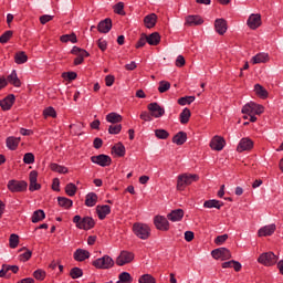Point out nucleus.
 <instances>
[{
	"instance_id": "obj_1",
	"label": "nucleus",
	"mask_w": 283,
	"mask_h": 283,
	"mask_svg": "<svg viewBox=\"0 0 283 283\" xmlns=\"http://www.w3.org/2000/svg\"><path fill=\"white\" fill-rule=\"evenodd\" d=\"M200 177L196 174L185 172L177 177V190L185 191L189 185H193V182H198Z\"/></svg>"
},
{
	"instance_id": "obj_2",
	"label": "nucleus",
	"mask_w": 283,
	"mask_h": 283,
	"mask_svg": "<svg viewBox=\"0 0 283 283\" xmlns=\"http://www.w3.org/2000/svg\"><path fill=\"white\" fill-rule=\"evenodd\" d=\"M74 224H76L77 229H83L84 231H90V229H94L96 222L92 219V217H84L76 214L73 218Z\"/></svg>"
},
{
	"instance_id": "obj_3",
	"label": "nucleus",
	"mask_w": 283,
	"mask_h": 283,
	"mask_svg": "<svg viewBox=\"0 0 283 283\" xmlns=\"http://www.w3.org/2000/svg\"><path fill=\"white\" fill-rule=\"evenodd\" d=\"M114 264H115L114 259H112V256L107 254L92 262V265L95 269H102V270L112 269Z\"/></svg>"
},
{
	"instance_id": "obj_4",
	"label": "nucleus",
	"mask_w": 283,
	"mask_h": 283,
	"mask_svg": "<svg viewBox=\"0 0 283 283\" xmlns=\"http://www.w3.org/2000/svg\"><path fill=\"white\" fill-rule=\"evenodd\" d=\"M258 262L263 266H274V264H277V255L273 252H263L258 258Z\"/></svg>"
},
{
	"instance_id": "obj_5",
	"label": "nucleus",
	"mask_w": 283,
	"mask_h": 283,
	"mask_svg": "<svg viewBox=\"0 0 283 283\" xmlns=\"http://www.w3.org/2000/svg\"><path fill=\"white\" fill-rule=\"evenodd\" d=\"M9 191H11V193H21L23 191L28 190V182L22 180H9L8 185H7Z\"/></svg>"
},
{
	"instance_id": "obj_6",
	"label": "nucleus",
	"mask_w": 283,
	"mask_h": 283,
	"mask_svg": "<svg viewBox=\"0 0 283 283\" xmlns=\"http://www.w3.org/2000/svg\"><path fill=\"white\" fill-rule=\"evenodd\" d=\"M263 113H264V106L260 104H255L254 102H249L242 107V114H248V115L258 114V116H260V114H263Z\"/></svg>"
},
{
	"instance_id": "obj_7",
	"label": "nucleus",
	"mask_w": 283,
	"mask_h": 283,
	"mask_svg": "<svg viewBox=\"0 0 283 283\" xmlns=\"http://www.w3.org/2000/svg\"><path fill=\"white\" fill-rule=\"evenodd\" d=\"M130 262H134L133 252L123 250L116 258L115 264H117V266H125V264H130Z\"/></svg>"
},
{
	"instance_id": "obj_8",
	"label": "nucleus",
	"mask_w": 283,
	"mask_h": 283,
	"mask_svg": "<svg viewBox=\"0 0 283 283\" xmlns=\"http://www.w3.org/2000/svg\"><path fill=\"white\" fill-rule=\"evenodd\" d=\"M247 25L250 30H258L262 25V15L260 13H251L247 20Z\"/></svg>"
},
{
	"instance_id": "obj_9",
	"label": "nucleus",
	"mask_w": 283,
	"mask_h": 283,
	"mask_svg": "<svg viewBox=\"0 0 283 283\" xmlns=\"http://www.w3.org/2000/svg\"><path fill=\"white\" fill-rule=\"evenodd\" d=\"M91 161L94 163V165H98L99 167H109V165H112V157L102 154L97 156H92Z\"/></svg>"
},
{
	"instance_id": "obj_10",
	"label": "nucleus",
	"mask_w": 283,
	"mask_h": 283,
	"mask_svg": "<svg viewBox=\"0 0 283 283\" xmlns=\"http://www.w3.org/2000/svg\"><path fill=\"white\" fill-rule=\"evenodd\" d=\"M214 260H231V251L227 248H219L211 251Z\"/></svg>"
},
{
	"instance_id": "obj_11",
	"label": "nucleus",
	"mask_w": 283,
	"mask_h": 283,
	"mask_svg": "<svg viewBox=\"0 0 283 283\" xmlns=\"http://www.w3.org/2000/svg\"><path fill=\"white\" fill-rule=\"evenodd\" d=\"M148 111L154 118H163L165 116V108L158 103L154 102L148 104Z\"/></svg>"
},
{
	"instance_id": "obj_12",
	"label": "nucleus",
	"mask_w": 283,
	"mask_h": 283,
	"mask_svg": "<svg viewBox=\"0 0 283 283\" xmlns=\"http://www.w3.org/2000/svg\"><path fill=\"white\" fill-rule=\"evenodd\" d=\"M253 147H254V143L252 142V139L249 137H243L240 139L237 146V151H239V154H242V151H251Z\"/></svg>"
},
{
	"instance_id": "obj_13",
	"label": "nucleus",
	"mask_w": 283,
	"mask_h": 283,
	"mask_svg": "<svg viewBox=\"0 0 283 283\" xmlns=\"http://www.w3.org/2000/svg\"><path fill=\"white\" fill-rule=\"evenodd\" d=\"M154 224L158 231H169V220L163 216H156Z\"/></svg>"
},
{
	"instance_id": "obj_14",
	"label": "nucleus",
	"mask_w": 283,
	"mask_h": 283,
	"mask_svg": "<svg viewBox=\"0 0 283 283\" xmlns=\"http://www.w3.org/2000/svg\"><path fill=\"white\" fill-rule=\"evenodd\" d=\"M224 145H227V142L218 135H216L210 142V148L213 149V151H222L224 149Z\"/></svg>"
},
{
	"instance_id": "obj_15",
	"label": "nucleus",
	"mask_w": 283,
	"mask_h": 283,
	"mask_svg": "<svg viewBox=\"0 0 283 283\" xmlns=\"http://www.w3.org/2000/svg\"><path fill=\"white\" fill-rule=\"evenodd\" d=\"M17 101V97L14 94H9L7 97L0 101V107L2 112H9V109H12V105H14V102Z\"/></svg>"
},
{
	"instance_id": "obj_16",
	"label": "nucleus",
	"mask_w": 283,
	"mask_h": 283,
	"mask_svg": "<svg viewBox=\"0 0 283 283\" xmlns=\"http://www.w3.org/2000/svg\"><path fill=\"white\" fill-rule=\"evenodd\" d=\"M38 178L39 172H36V170H32L29 175V191H39V189H41V184L36 182Z\"/></svg>"
},
{
	"instance_id": "obj_17",
	"label": "nucleus",
	"mask_w": 283,
	"mask_h": 283,
	"mask_svg": "<svg viewBox=\"0 0 283 283\" xmlns=\"http://www.w3.org/2000/svg\"><path fill=\"white\" fill-rule=\"evenodd\" d=\"M182 218H185V210L182 209L171 210L167 216V219L170 220V222H180Z\"/></svg>"
},
{
	"instance_id": "obj_18",
	"label": "nucleus",
	"mask_w": 283,
	"mask_h": 283,
	"mask_svg": "<svg viewBox=\"0 0 283 283\" xmlns=\"http://www.w3.org/2000/svg\"><path fill=\"white\" fill-rule=\"evenodd\" d=\"M90 251L84 250V249H77L74 254L73 258L75 260V262H85V260H90Z\"/></svg>"
},
{
	"instance_id": "obj_19",
	"label": "nucleus",
	"mask_w": 283,
	"mask_h": 283,
	"mask_svg": "<svg viewBox=\"0 0 283 283\" xmlns=\"http://www.w3.org/2000/svg\"><path fill=\"white\" fill-rule=\"evenodd\" d=\"M228 25H227V20L224 19H217L214 21V29H216V32H218L221 36L223 34H227V30H228Z\"/></svg>"
},
{
	"instance_id": "obj_20",
	"label": "nucleus",
	"mask_w": 283,
	"mask_h": 283,
	"mask_svg": "<svg viewBox=\"0 0 283 283\" xmlns=\"http://www.w3.org/2000/svg\"><path fill=\"white\" fill-rule=\"evenodd\" d=\"M97 30L101 34H107L112 30V19L106 18L97 24Z\"/></svg>"
},
{
	"instance_id": "obj_21",
	"label": "nucleus",
	"mask_w": 283,
	"mask_h": 283,
	"mask_svg": "<svg viewBox=\"0 0 283 283\" xmlns=\"http://www.w3.org/2000/svg\"><path fill=\"white\" fill-rule=\"evenodd\" d=\"M96 212L99 218V220H105L107 216L112 213V207L104 205V206H97Z\"/></svg>"
},
{
	"instance_id": "obj_22",
	"label": "nucleus",
	"mask_w": 283,
	"mask_h": 283,
	"mask_svg": "<svg viewBox=\"0 0 283 283\" xmlns=\"http://www.w3.org/2000/svg\"><path fill=\"white\" fill-rule=\"evenodd\" d=\"M275 233V224L265 226L258 231L259 238H266L268 235H273Z\"/></svg>"
},
{
	"instance_id": "obj_23",
	"label": "nucleus",
	"mask_w": 283,
	"mask_h": 283,
	"mask_svg": "<svg viewBox=\"0 0 283 283\" xmlns=\"http://www.w3.org/2000/svg\"><path fill=\"white\" fill-rule=\"evenodd\" d=\"M158 21V15L156 13H150L144 18V25L148 30L156 27V22Z\"/></svg>"
},
{
	"instance_id": "obj_24",
	"label": "nucleus",
	"mask_w": 283,
	"mask_h": 283,
	"mask_svg": "<svg viewBox=\"0 0 283 283\" xmlns=\"http://www.w3.org/2000/svg\"><path fill=\"white\" fill-rule=\"evenodd\" d=\"M144 39H146L148 45H158V43H160V33L153 32L149 35L144 34Z\"/></svg>"
},
{
	"instance_id": "obj_25",
	"label": "nucleus",
	"mask_w": 283,
	"mask_h": 283,
	"mask_svg": "<svg viewBox=\"0 0 283 283\" xmlns=\"http://www.w3.org/2000/svg\"><path fill=\"white\" fill-rule=\"evenodd\" d=\"M13 85V87H21V80L17 75V71L13 70L10 75L7 76V84Z\"/></svg>"
},
{
	"instance_id": "obj_26",
	"label": "nucleus",
	"mask_w": 283,
	"mask_h": 283,
	"mask_svg": "<svg viewBox=\"0 0 283 283\" xmlns=\"http://www.w3.org/2000/svg\"><path fill=\"white\" fill-rule=\"evenodd\" d=\"M205 23V20L200 15H188L186 18V25H202Z\"/></svg>"
},
{
	"instance_id": "obj_27",
	"label": "nucleus",
	"mask_w": 283,
	"mask_h": 283,
	"mask_svg": "<svg viewBox=\"0 0 283 283\" xmlns=\"http://www.w3.org/2000/svg\"><path fill=\"white\" fill-rule=\"evenodd\" d=\"M6 143L8 149L15 151V149L19 147V143H21V137H8Z\"/></svg>"
},
{
	"instance_id": "obj_28",
	"label": "nucleus",
	"mask_w": 283,
	"mask_h": 283,
	"mask_svg": "<svg viewBox=\"0 0 283 283\" xmlns=\"http://www.w3.org/2000/svg\"><path fill=\"white\" fill-rule=\"evenodd\" d=\"M98 202V195L96 192H90L86 195L85 206L86 207H96Z\"/></svg>"
},
{
	"instance_id": "obj_29",
	"label": "nucleus",
	"mask_w": 283,
	"mask_h": 283,
	"mask_svg": "<svg viewBox=\"0 0 283 283\" xmlns=\"http://www.w3.org/2000/svg\"><path fill=\"white\" fill-rule=\"evenodd\" d=\"M253 65H258L260 63H269V53H258L252 57Z\"/></svg>"
},
{
	"instance_id": "obj_30",
	"label": "nucleus",
	"mask_w": 283,
	"mask_h": 283,
	"mask_svg": "<svg viewBox=\"0 0 283 283\" xmlns=\"http://www.w3.org/2000/svg\"><path fill=\"white\" fill-rule=\"evenodd\" d=\"M112 154H114L118 158H123V156H125V145H123V143L115 144L112 147Z\"/></svg>"
},
{
	"instance_id": "obj_31",
	"label": "nucleus",
	"mask_w": 283,
	"mask_h": 283,
	"mask_svg": "<svg viewBox=\"0 0 283 283\" xmlns=\"http://www.w3.org/2000/svg\"><path fill=\"white\" fill-rule=\"evenodd\" d=\"M172 143L175 145H185L187 143V133L179 132L172 137Z\"/></svg>"
},
{
	"instance_id": "obj_32",
	"label": "nucleus",
	"mask_w": 283,
	"mask_h": 283,
	"mask_svg": "<svg viewBox=\"0 0 283 283\" xmlns=\"http://www.w3.org/2000/svg\"><path fill=\"white\" fill-rule=\"evenodd\" d=\"M42 220H45V211L42 209L35 210L31 217V222L36 224V222H41Z\"/></svg>"
},
{
	"instance_id": "obj_33",
	"label": "nucleus",
	"mask_w": 283,
	"mask_h": 283,
	"mask_svg": "<svg viewBox=\"0 0 283 283\" xmlns=\"http://www.w3.org/2000/svg\"><path fill=\"white\" fill-rule=\"evenodd\" d=\"M205 209H222V202L216 199H210L203 202Z\"/></svg>"
},
{
	"instance_id": "obj_34",
	"label": "nucleus",
	"mask_w": 283,
	"mask_h": 283,
	"mask_svg": "<svg viewBox=\"0 0 283 283\" xmlns=\"http://www.w3.org/2000/svg\"><path fill=\"white\" fill-rule=\"evenodd\" d=\"M191 118V111L189 108H184V111L179 115V120L181 125H187L189 123V119Z\"/></svg>"
},
{
	"instance_id": "obj_35",
	"label": "nucleus",
	"mask_w": 283,
	"mask_h": 283,
	"mask_svg": "<svg viewBox=\"0 0 283 283\" xmlns=\"http://www.w3.org/2000/svg\"><path fill=\"white\" fill-rule=\"evenodd\" d=\"M14 63H17V65H23V63H28V54H25L23 51L15 53Z\"/></svg>"
},
{
	"instance_id": "obj_36",
	"label": "nucleus",
	"mask_w": 283,
	"mask_h": 283,
	"mask_svg": "<svg viewBox=\"0 0 283 283\" xmlns=\"http://www.w3.org/2000/svg\"><path fill=\"white\" fill-rule=\"evenodd\" d=\"M51 171H54L55 174H67L69 169L65 166L59 165L56 163H52L50 165Z\"/></svg>"
},
{
	"instance_id": "obj_37",
	"label": "nucleus",
	"mask_w": 283,
	"mask_h": 283,
	"mask_svg": "<svg viewBox=\"0 0 283 283\" xmlns=\"http://www.w3.org/2000/svg\"><path fill=\"white\" fill-rule=\"evenodd\" d=\"M254 92L259 98H268L269 97V92L266 88L262 87L260 84L254 85Z\"/></svg>"
},
{
	"instance_id": "obj_38",
	"label": "nucleus",
	"mask_w": 283,
	"mask_h": 283,
	"mask_svg": "<svg viewBox=\"0 0 283 283\" xmlns=\"http://www.w3.org/2000/svg\"><path fill=\"white\" fill-rule=\"evenodd\" d=\"M60 41L62 43H69V41L71 43H78V39L76 38V33L64 34V35L60 36Z\"/></svg>"
},
{
	"instance_id": "obj_39",
	"label": "nucleus",
	"mask_w": 283,
	"mask_h": 283,
	"mask_svg": "<svg viewBox=\"0 0 283 283\" xmlns=\"http://www.w3.org/2000/svg\"><path fill=\"white\" fill-rule=\"evenodd\" d=\"M134 282V277H132V274L129 272H122L118 275V281L116 283H132Z\"/></svg>"
},
{
	"instance_id": "obj_40",
	"label": "nucleus",
	"mask_w": 283,
	"mask_h": 283,
	"mask_svg": "<svg viewBox=\"0 0 283 283\" xmlns=\"http://www.w3.org/2000/svg\"><path fill=\"white\" fill-rule=\"evenodd\" d=\"M106 120L107 123H122L123 122V116H120L117 113H109L108 115H106Z\"/></svg>"
},
{
	"instance_id": "obj_41",
	"label": "nucleus",
	"mask_w": 283,
	"mask_h": 283,
	"mask_svg": "<svg viewBox=\"0 0 283 283\" xmlns=\"http://www.w3.org/2000/svg\"><path fill=\"white\" fill-rule=\"evenodd\" d=\"M57 202L60 207H63L64 209H71L72 205H74V202L71 199H67L65 197H59Z\"/></svg>"
},
{
	"instance_id": "obj_42",
	"label": "nucleus",
	"mask_w": 283,
	"mask_h": 283,
	"mask_svg": "<svg viewBox=\"0 0 283 283\" xmlns=\"http://www.w3.org/2000/svg\"><path fill=\"white\" fill-rule=\"evenodd\" d=\"M76 191H78V188L73 182H70L65 186V193L71 198L76 196Z\"/></svg>"
},
{
	"instance_id": "obj_43",
	"label": "nucleus",
	"mask_w": 283,
	"mask_h": 283,
	"mask_svg": "<svg viewBox=\"0 0 283 283\" xmlns=\"http://www.w3.org/2000/svg\"><path fill=\"white\" fill-rule=\"evenodd\" d=\"M20 252L21 251H24L22 254H20V262H28V260H30V258H32V251L29 250L28 248H22L19 250Z\"/></svg>"
},
{
	"instance_id": "obj_44",
	"label": "nucleus",
	"mask_w": 283,
	"mask_h": 283,
	"mask_svg": "<svg viewBox=\"0 0 283 283\" xmlns=\"http://www.w3.org/2000/svg\"><path fill=\"white\" fill-rule=\"evenodd\" d=\"M155 136L156 138H158L159 140H167V138H169V132L159 128L155 130Z\"/></svg>"
},
{
	"instance_id": "obj_45",
	"label": "nucleus",
	"mask_w": 283,
	"mask_h": 283,
	"mask_svg": "<svg viewBox=\"0 0 283 283\" xmlns=\"http://www.w3.org/2000/svg\"><path fill=\"white\" fill-rule=\"evenodd\" d=\"M70 276L72 280H78V277H83V270L81 268H73L70 271Z\"/></svg>"
},
{
	"instance_id": "obj_46",
	"label": "nucleus",
	"mask_w": 283,
	"mask_h": 283,
	"mask_svg": "<svg viewBox=\"0 0 283 283\" xmlns=\"http://www.w3.org/2000/svg\"><path fill=\"white\" fill-rule=\"evenodd\" d=\"M44 118H56V109L54 107L49 106L43 111Z\"/></svg>"
},
{
	"instance_id": "obj_47",
	"label": "nucleus",
	"mask_w": 283,
	"mask_h": 283,
	"mask_svg": "<svg viewBox=\"0 0 283 283\" xmlns=\"http://www.w3.org/2000/svg\"><path fill=\"white\" fill-rule=\"evenodd\" d=\"M48 273L44 270L38 269L33 272V277L39 282H43L45 280Z\"/></svg>"
},
{
	"instance_id": "obj_48",
	"label": "nucleus",
	"mask_w": 283,
	"mask_h": 283,
	"mask_svg": "<svg viewBox=\"0 0 283 283\" xmlns=\"http://www.w3.org/2000/svg\"><path fill=\"white\" fill-rule=\"evenodd\" d=\"M170 87H171V83H169L167 81H160L159 86H158V92L160 94H165V92H168V90H170Z\"/></svg>"
},
{
	"instance_id": "obj_49",
	"label": "nucleus",
	"mask_w": 283,
	"mask_h": 283,
	"mask_svg": "<svg viewBox=\"0 0 283 283\" xmlns=\"http://www.w3.org/2000/svg\"><path fill=\"white\" fill-rule=\"evenodd\" d=\"M10 249H17L19 247V237L18 234L12 233L9 238Z\"/></svg>"
},
{
	"instance_id": "obj_50",
	"label": "nucleus",
	"mask_w": 283,
	"mask_h": 283,
	"mask_svg": "<svg viewBox=\"0 0 283 283\" xmlns=\"http://www.w3.org/2000/svg\"><path fill=\"white\" fill-rule=\"evenodd\" d=\"M133 233L143 240V223H134Z\"/></svg>"
},
{
	"instance_id": "obj_51",
	"label": "nucleus",
	"mask_w": 283,
	"mask_h": 283,
	"mask_svg": "<svg viewBox=\"0 0 283 283\" xmlns=\"http://www.w3.org/2000/svg\"><path fill=\"white\" fill-rule=\"evenodd\" d=\"M196 101V96H186L178 99L179 105H191Z\"/></svg>"
},
{
	"instance_id": "obj_52",
	"label": "nucleus",
	"mask_w": 283,
	"mask_h": 283,
	"mask_svg": "<svg viewBox=\"0 0 283 283\" xmlns=\"http://www.w3.org/2000/svg\"><path fill=\"white\" fill-rule=\"evenodd\" d=\"M115 14H120L122 17L125 15V3L118 2L114 6Z\"/></svg>"
},
{
	"instance_id": "obj_53",
	"label": "nucleus",
	"mask_w": 283,
	"mask_h": 283,
	"mask_svg": "<svg viewBox=\"0 0 283 283\" xmlns=\"http://www.w3.org/2000/svg\"><path fill=\"white\" fill-rule=\"evenodd\" d=\"M71 54H74L75 56H80V54H85L86 56H90V53L85 51V49H81L78 46H73L71 50Z\"/></svg>"
},
{
	"instance_id": "obj_54",
	"label": "nucleus",
	"mask_w": 283,
	"mask_h": 283,
	"mask_svg": "<svg viewBox=\"0 0 283 283\" xmlns=\"http://www.w3.org/2000/svg\"><path fill=\"white\" fill-rule=\"evenodd\" d=\"M12 34H14V32L12 31H6L1 36H0V43H8V41H10V39H12Z\"/></svg>"
},
{
	"instance_id": "obj_55",
	"label": "nucleus",
	"mask_w": 283,
	"mask_h": 283,
	"mask_svg": "<svg viewBox=\"0 0 283 283\" xmlns=\"http://www.w3.org/2000/svg\"><path fill=\"white\" fill-rule=\"evenodd\" d=\"M123 125L116 124L108 127V134H120Z\"/></svg>"
},
{
	"instance_id": "obj_56",
	"label": "nucleus",
	"mask_w": 283,
	"mask_h": 283,
	"mask_svg": "<svg viewBox=\"0 0 283 283\" xmlns=\"http://www.w3.org/2000/svg\"><path fill=\"white\" fill-rule=\"evenodd\" d=\"M23 163H24V165H33V163H34V154H32V153L24 154Z\"/></svg>"
},
{
	"instance_id": "obj_57",
	"label": "nucleus",
	"mask_w": 283,
	"mask_h": 283,
	"mask_svg": "<svg viewBox=\"0 0 283 283\" xmlns=\"http://www.w3.org/2000/svg\"><path fill=\"white\" fill-rule=\"evenodd\" d=\"M76 72H64L62 73V78H67L69 81H76Z\"/></svg>"
},
{
	"instance_id": "obj_58",
	"label": "nucleus",
	"mask_w": 283,
	"mask_h": 283,
	"mask_svg": "<svg viewBox=\"0 0 283 283\" xmlns=\"http://www.w3.org/2000/svg\"><path fill=\"white\" fill-rule=\"evenodd\" d=\"M149 235H151V228H149V226L144 224L143 226V240H147V238H149Z\"/></svg>"
},
{
	"instance_id": "obj_59",
	"label": "nucleus",
	"mask_w": 283,
	"mask_h": 283,
	"mask_svg": "<svg viewBox=\"0 0 283 283\" xmlns=\"http://www.w3.org/2000/svg\"><path fill=\"white\" fill-rule=\"evenodd\" d=\"M52 19H54V15H50V14H44L40 17V23L42 25H45V23H50V21H52Z\"/></svg>"
},
{
	"instance_id": "obj_60",
	"label": "nucleus",
	"mask_w": 283,
	"mask_h": 283,
	"mask_svg": "<svg viewBox=\"0 0 283 283\" xmlns=\"http://www.w3.org/2000/svg\"><path fill=\"white\" fill-rule=\"evenodd\" d=\"M87 56H90V55H85V53L77 55L74 59V62H73L74 65H82L83 61H85V59H87Z\"/></svg>"
},
{
	"instance_id": "obj_61",
	"label": "nucleus",
	"mask_w": 283,
	"mask_h": 283,
	"mask_svg": "<svg viewBox=\"0 0 283 283\" xmlns=\"http://www.w3.org/2000/svg\"><path fill=\"white\" fill-rule=\"evenodd\" d=\"M227 240H229V235L228 234H222V235H218L214 240L216 244L220 245V244H224V242H227Z\"/></svg>"
},
{
	"instance_id": "obj_62",
	"label": "nucleus",
	"mask_w": 283,
	"mask_h": 283,
	"mask_svg": "<svg viewBox=\"0 0 283 283\" xmlns=\"http://www.w3.org/2000/svg\"><path fill=\"white\" fill-rule=\"evenodd\" d=\"M97 46L99 48V50L102 52H105V50H107V41L103 38H101L98 41H97Z\"/></svg>"
},
{
	"instance_id": "obj_63",
	"label": "nucleus",
	"mask_w": 283,
	"mask_h": 283,
	"mask_svg": "<svg viewBox=\"0 0 283 283\" xmlns=\"http://www.w3.org/2000/svg\"><path fill=\"white\" fill-rule=\"evenodd\" d=\"M143 283H156V279L151 274H144Z\"/></svg>"
},
{
	"instance_id": "obj_64",
	"label": "nucleus",
	"mask_w": 283,
	"mask_h": 283,
	"mask_svg": "<svg viewBox=\"0 0 283 283\" xmlns=\"http://www.w3.org/2000/svg\"><path fill=\"white\" fill-rule=\"evenodd\" d=\"M185 63H186L185 56L178 55L177 60H176V66L177 67H182L185 65Z\"/></svg>"
}]
</instances>
